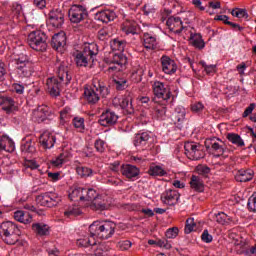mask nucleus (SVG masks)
Segmentation results:
<instances>
[{
  "mask_svg": "<svg viewBox=\"0 0 256 256\" xmlns=\"http://www.w3.org/2000/svg\"><path fill=\"white\" fill-rule=\"evenodd\" d=\"M28 45L34 51H47V35L41 30H36L28 35Z\"/></svg>",
  "mask_w": 256,
  "mask_h": 256,
  "instance_id": "nucleus-5",
  "label": "nucleus"
},
{
  "mask_svg": "<svg viewBox=\"0 0 256 256\" xmlns=\"http://www.w3.org/2000/svg\"><path fill=\"white\" fill-rule=\"evenodd\" d=\"M149 175H152L153 177H165L167 171L161 166H152L149 169Z\"/></svg>",
  "mask_w": 256,
  "mask_h": 256,
  "instance_id": "nucleus-46",
  "label": "nucleus"
},
{
  "mask_svg": "<svg viewBox=\"0 0 256 256\" xmlns=\"http://www.w3.org/2000/svg\"><path fill=\"white\" fill-rule=\"evenodd\" d=\"M255 177V172L251 169L239 170L235 176L236 181L239 183H247Z\"/></svg>",
  "mask_w": 256,
  "mask_h": 256,
  "instance_id": "nucleus-25",
  "label": "nucleus"
},
{
  "mask_svg": "<svg viewBox=\"0 0 256 256\" xmlns=\"http://www.w3.org/2000/svg\"><path fill=\"white\" fill-rule=\"evenodd\" d=\"M119 119V116L115 114V112L111 110H106L100 115L99 123L102 127H111V125H115Z\"/></svg>",
  "mask_w": 256,
  "mask_h": 256,
  "instance_id": "nucleus-15",
  "label": "nucleus"
},
{
  "mask_svg": "<svg viewBox=\"0 0 256 256\" xmlns=\"http://www.w3.org/2000/svg\"><path fill=\"white\" fill-rule=\"evenodd\" d=\"M144 47L153 50L157 47V38L150 36L149 33L144 34Z\"/></svg>",
  "mask_w": 256,
  "mask_h": 256,
  "instance_id": "nucleus-40",
  "label": "nucleus"
},
{
  "mask_svg": "<svg viewBox=\"0 0 256 256\" xmlns=\"http://www.w3.org/2000/svg\"><path fill=\"white\" fill-rule=\"evenodd\" d=\"M36 202L38 205H41L42 207H51L49 202V192L37 196Z\"/></svg>",
  "mask_w": 256,
  "mask_h": 256,
  "instance_id": "nucleus-49",
  "label": "nucleus"
},
{
  "mask_svg": "<svg viewBox=\"0 0 256 256\" xmlns=\"http://www.w3.org/2000/svg\"><path fill=\"white\" fill-rule=\"evenodd\" d=\"M72 123L75 129H78V131H83L85 129V119L82 117H74Z\"/></svg>",
  "mask_w": 256,
  "mask_h": 256,
  "instance_id": "nucleus-52",
  "label": "nucleus"
},
{
  "mask_svg": "<svg viewBox=\"0 0 256 256\" xmlns=\"http://www.w3.org/2000/svg\"><path fill=\"white\" fill-rule=\"evenodd\" d=\"M149 139H151L149 133L144 132L141 134H136L133 143L135 147H145V145L149 143Z\"/></svg>",
  "mask_w": 256,
  "mask_h": 256,
  "instance_id": "nucleus-31",
  "label": "nucleus"
},
{
  "mask_svg": "<svg viewBox=\"0 0 256 256\" xmlns=\"http://www.w3.org/2000/svg\"><path fill=\"white\" fill-rule=\"evenodd\" d=\"M119 104L121 109H124L126 113L130 114L133 113V98L131 94H125L119 99Z\"/></svg>",
  "mask_w": 256,
  "mask_h": 256,
  "instance_id": "nucleus-23",
  "label": "nucleus"
},
{
  "mask_svg": "<svg viewBox=\"0 0 256 256\" xmlns=\"http://www.w3.org/2000/svg\"><path fill=\"white\" fill-rule=\"evenodd\" d=\"M121 173L127 179H134V177H138L140 171L139 168L130 164H124L121 166Z\"/></svg>",
  "mask_w": 256,
  "mask_h": 256,
  "instance_id": "nucleus-22",
  "label": "nucleus"
},
{
  "mask_svg": "<svg viewBox=\"0 0 256 256\" xmlns=\"http://www.w3.org/2000/svg\"><path fill=\"white\" fill-rule=\"evenodd\" d=\"M56 73L59 81L63 82V85L71 83V75L69 74V68L65 62H58L56 64Z\"/></svg>",
  "mask_w": 256,
  "mask_h": 256,
  "instance_id": "nucleus-10",
  "label": "nucleus"
},
{
  "mask_svg": "<svg viewBox=\"0 0 256 256\" xmlns=\"http://www.w3.org/2000/svg\"><path fill=\"white\" fill-rule=\"evenodd\" d=\"M33 231L37 233V235H48L49 234V226L43 223H36L32 225Z\"/></svg>",
  "mask_w": 256,
  "mask_h": 256,
  "instance_id": "nucleus-42",
  "label": "nucleus"
},
{
  "mask_svg": "<svg viewBox=\"0 0 256 256\" xmlns=\"http://www.w3.org/2000/svg\"><path fill=\"white\" fill-rule=\"evenodd\" d=\"M157 247H162L163 249H171V243L166 239L157 240L156 241Z\"/></svg>",
  "mask_w": 256,
  "mask_h": 256,
  "instance_id": "nucleus-64",
  "label": "nucleus"
},
{
  "mask_svg": "<svg viewBox=\"0 0 256 256\" xmlns=\"http://www.w3.org/2000/svg\"><path fill=\"white\" fill-rule=\"evenodd\" d=\"M190 43L196 49H204L205 42L203 41V37L201 34H191L190 35Z\"/></svg>",
  "mask_w": 256,
  "mask_h": 256,
  "instance_id": "nucleus-34",
  "label": "nucleus"
},
{
  "mask_svg": "<svg viewBox=\"0 0 256 256\" xmlns=\"http://www.w3.org/2000/svg\"><path fill=\"white\" fill-rule=\"evenodd\" d=\"M1 239L6 243V245H15V243L19 241V236L17 235V232H14L13 234L1 236Z\"/></svg>",
  "mask_w": 256,
  "mask_h": 256,
  "instance_id": "nucleus-47",
  "label": "nucleus"
},
{
  "mask_svg": "<svg viewBox=\"0 0 256 256\" xmlns=\"http://www.w3.org/2000/svg\"><path fill=\"white\" fill-rule=\"evenodd\" d=\"M47 117H49V107L46 105L39 106L33 111V119L37 121V123H43Z\"/></svg>",
  "mask_w": 256,
  "mask_h": 256,
  "instance_id": "nucleus-20",
  "label": "nucleus"
},
{
  "mask_svg": "<svg viewBox=\"0 0 256 256\" xmlns=\"http://www.w3.org/2000/svg\"><path fill=\"white\" fill-rule=\"evenodd\" d=\"M132 245L133 243H131L129 240H121L117 243V247L120 249V251H127L131 249Z\"/></svg>",
  "mask_w": 256,
  "mask_h": 256,
  "instance_id": "nucleus-57",
  "label": "nucleus"
},
{
  "mask_svg": "<svg viewBox=\"0 0 256 256\" xmlns=\"http://www.w3.org/2000/svg\"><path fill=\"white\" fill-rule=\"evenodd\" d=\"M195 219L194 218H188L186 220V226L184 229V233H186V235H189V233H192V231H195Z\"/></svg>",
  "mask_w": 256,
  "mask_h": 256,
  "instance_id": "nucleus-54",
  "label": "nucleus"
},
{
  "mask_svg": "<svg viewBox=\"0 0 256 256\" xmlns=\"http://www.w3.org/2000/svg\"><path fill=\"white\" fill-rule=\"evenodd\" d=\"M65 217H77L81 215V208L79 206H70L65 212Z\"/></svg>",
  "mask_w": 256,
  "mask_h": 256,
  "instance_id": "nucleus-50",
  "label": "nucleus"
},
{
  "mask_svg": "<svg viewBox=\"0 0 256 256\" xmlns=\"http://www.w3.org/2000/svg\"><path fill=\"white\" fill-rule=\"evenodd\" d=\"M46 85L52 97H59V93H61V85H63L61 80H58L57 78H48Z\"/></svg>",
  "mask_w": 256,
  "mask_h": 256,
  "instance_id": "nucleus-17",
  "label": "nucleus"
},
{
  "mask_svg": "<svg viewBox=\"0 0 256 256\" xmlns=\"http://www.w3.org/2000/svg\"><path fill=\"white\" fill-rule=\"evenodd\" d=\"M94 147L98 153H104L106 147L105 141L101 139L96 140L94 143Z\"/></svg>",
  "mask_w": 256,
  "mask_h": 256,
  "instance_id": "nucleus-59",
  "label": "nucleus"
},
{
  "mask_svg": "<svg viewBox=\"0 0 256 256\" xmlns=\"http://www.w3.org/2000/svg\"><path fill=\"white\" fill-rule=\"evenodd\" d=\"M185 155L192 161H199L205 157V152L201 149V146L194 142H186L184 145Z\"/></svg>",
  "mask_w": 256,
  "mask_h": 256,
  "instance_id": "nucleus-7",
  "label": "nucleus"
},
{
  "mask_svg": "<svg viewBox=\"0 0 256 256\" xmlns=\"http://www.w3.org/2000/svg\"><path fill=\"white\" fill-rule=\"evenodd\" d=\"M127 65V56L123 53H113L112 59L109 62V67L106 70L108 75H116L119 71H123V67Z\"/></svg>",
  "mask_w": 256,
  "mask_h": 256,
  "instance_id": "nucleus-6",
  "label": "nucleus"
},
{
  "mask_svg": "<svg viewBox=\"0 0 256 256\" xmlns=\"http://www.w3.org/2000/svg\"><path fill=\"white\" fill-rule=\"evenodd\" d=\"M1 105L3 111H6V113H12L13 107H15V101L12 100V98H3Z\"/></svg>",
  "mask_w": 256,
  "mask_h": 256,
  "instance_id": "nucleus-43",
  "label": "nucleus"
},
{
  "mask_svg": "<svg viewBox=\"0 0 256 256\" xmlns=\"http://www.w3.org/2000/svg\"><path fill=\"white\" fill-rule=\"evenodd\" d=\"M117 91H123L127 87V80L125 79H114Z\"/></svg>",
  "mask_w": 256,
  "mask_h": 256,
  "instance_id": "nucleus-61",
  "label": "nucleus"
},
{
  "mask_svg": "<svg viewBox=\"0 0 256 256\" xmlns=\"http://www.w3.org/2000/svg\"><path fill=\"white\" fill-rule=\"evenodd\" d=\"M179 197L180 195L177 190L168 189L161 194V201L164 205L172 207L173 205H177Z\"/></svg>",
  "mask_w": 256,
  "mask_h": 256,
  "instance_id": "nucleus-12",
  "label": "nucleus"
},
{
  "mask_svg": "<svg viewBox=\"0 0 256 256\" xmlns=\"http://www.w3.org/2000/svg\"><path fill=\"white\" fill-rule=\"evenodd\" d=\"M205 145L206 149H209L215 157H222V155H225L228 151L227 146H225L223 141L217 138L206 140Z\"/></svg>",
  "mask_w": 256,
  "mask_h": 256,
  "instance_id": "nucleus-8",
  "label": "nucleus"
},
{
  "mask_svg": "<svg viewBox=\"0 0 256 256\" xmlns=\"http://www.w3.org/2000/svg\"><path fill=\"white\" fill-rule=\"evenodd\" d=\"M94 84L84 88V99L89 105H97L101 97L109 95V88L99 80H94Z\"/></svg>",
  "mask_w": 256,
  "mask_h": 256,
  "instance_id": "nucleus-1",
  "label": "nucleus"
},
{
  "mask_svg": "<svg viewBox=\"0 0 256 256\" xmlns=\"http://www.w3.org/2000/svg\"><path fill=\"white\" fill-rule=\"evenodd\" d=\"M65 161H67V156H65L63 153L60 154L58 157H56L55 159H53L51 161L53 167H61L63 165V163H65Z\"/></svg>",
  "mask_w": 256,
  "mask_h": 256,
  "instance_id": "nucleus-55",
  "label": "nucleus"
},
{
  "mask_svg": "<svg viewBox=\"0 0 256 256\" xmlns=\"http://www.w3.org/2000/svg\"><path fill=\"white\" fill-rule=\"evenodd\" d=\"M153 95L152 98L153 103H157L158 105H169V99H171V88H169L165 83L156 81L152 85Z\"/></svg>",
  "mask_w": 256,
  "mask_h": 256,
  "instance_id": "nucleus-4",
  "label": "nucleus"
},
{
  "mask_svg": "<svg viewBox=\"0 0 256 256\" xmlns=\"http://www.w3.org/2000/svg\"><path fill=\"white\" fill-rule=\"evenodd\" d=\"M17 74L18 77H21L22 79L31 77V75H33V64H20L17 66Z\"/></svg>",
  "mask_w": 256,
  "mask_h": 256,
  "instance_id": "nucleus-26",
  "label": "nucleus"
},
{
  "mask_svg": "<svg viewBox=\"0 0 256 256\" xmlns=\"http://www.w3.org/2000/svg\"><path fill=\"white\" fill-rule=\"evenodd\" d=\"M18 228L17 225L13 222H3L0 226V237L5 235H12L13 233H17Z\"/></svg>",
  "mask_w": 256,
  "mask_h": 256,
  "instance_id": "nucleus-27",
  "label": "nucleus"
},
{
  "mask_svg": "<svg viewBox=\"0 0 256 256\" xmlns=\"http://www.w3.org/2000/svg\"><path fill=\"white\" fill-rule=\"evenodd\" d=\"M126 46L127 42L125 40H119L116 38L110 41V47L112 51H119L118 53L124 52Z\"/></svg>",
  "mask_w": 256,
  "mask_h": 256,
  "instance_id": "nucleus-35",
  "label": "nucleus"
},
{
  "mask_svg": "<svg viewBox=\"0 0 256 256\" xmlns=\"http://www.w3.org/2000/svg\"><path fill=\"white\" fill-rule=\"evenodd\" d=\"M144 73L145 70L143 69V67L139 66L132 71L131 77L135 81V83H141V81H143Z\"/></svg>",
  "mask_w": 256,
  "mask_h": 256,
  "instance_id": "nucleus-44",
  "label": "nucleus"
},
{
  "mask_svg": "<svg viewBox=\"0 0 256 256\" xmlns=\"http://www.w3.org/2000/svg\"><path fill=\"white\" fill-rule=\"evenodd\" d=\"M190 187L193 191L197 193H203L205 191V185L203 184V180L199 176H192L190 180Z\"/></svg>",
  "mask_w": 256,
  "mask_h": 256,
  "instance_id": "nucleus-30",
  "label": "nucleus"
},
{
  "mask_svg": "<svg viewBox=\"0 0 256 256\" xmlns=\"http://www.w3.org/2000/svg\"><path fill=\"white\" fill-rule=\"evenodd\" d=\"M186 111L183 107L178 106L175 108L174 113L172 114V121L178 129H183L187 123L185 119Z\"/></svg>",
  "mask_w": 256,
  "mask_h": 256,
  "instance_id": "nucleus-13",
  "label": "nucleus"
},
{
  "mask_svg": "<svg viewBox=\"0 0 256 256\" xmlns=\"http://www.w3.org/2000/svg\"><path fill=\"white\" fill-rule=\"evenodd\" d=\"M205 109V106L201 102H196L191 105V111L193 113H201Z\"/></svg>",
  "mask_w": 256,
  "mask_h": 256,
  "instance_id": "nucleus-62",
  "label": "nucleus"
},
{
  "mask_svg": "<svg viewBox=\"0 0 256 256\" xmlns=\"http://www.w3.org/2000/svg\"><path fill=\"white\" fill-rule=\"evenodd\" d=\"M98 197H99V194L97 193V191L95 189L84 188L82 201H86V203H87V205H89V207H91V203H93V201H95V199H97Z\"/></svg>",
  "mask_w": 256,
  "mask_h": 256,
  "instance_id": "nucleus-29",
  "label": "nucleus"
},
{
  "mask_svg": "<svg viewBox=\"0 0 256 256\" xmlns=\"http://www.w3.org/2000/svg\"><path fill=\"white\" fill-rule=\"evenodd\" d=\"M231 15L237 19H244V21H249V13L247 12V9L234 8L231 11Z\"/></svg>",
  "mask_w": 256,
  "mask_h": 256,
  "instance_id": "nucleus-39",
  "label": "nucleus"
},
{
  "mask_svg": "<svg viewBox=\"0 0 256 256\" xmlns=\"http://www.w3.org/2000/svg\"><path fill=\"white\" fill-rule=\"evenodd\" d=\"M49 21L55 29H61L65 23V14L61 10H53L49 13Z\"/></svg>",
  "mask_w": 256,
  "mask_h": 256,
  "instance_id": "nucleus-14",
  "label": "nucleus"
},
{
  "mask_svg": "<svg viewBox=\"0 0 256 256\" xmlns=\"http://www.w3.org/2000/svg\"><path fill=\"white\" fill-rule=\"evenodd\" d=\"M111 207V204L109 201L104 199L101 196H98L97 199H95L92 203H90V208L93 211H107Z\"/></svg>",
  "mask_w": 256,
  "mask_h": 256,
  "instance_id": "nucleus-19",
  "label": "nucleus"
},
{
  "mask_svg": "<svg viewBox=\"0 0 256 256\" xmlns=\"http://www.w3.org/2000/svg\"><path fill=\"white\" fill-rule=\"evenodd\" d=\"M178 235H179V228L177 227L169 228L166 231L167 239H175V237H177Z\"/></svg>",
  "mask_w": 256,
  "mask_h": 256,
  "instance_id": "nucleus-60",
  "label": "nucleus"
},
{
  "mask_svg": "<svg viewBox=\"0 0 256 256\" xmlns=\"http://www.w3.org/2000/svg\"><path fill=\"white\" fill-rule=\"evenodd\" d=\"M98 21L102 23H111L117 18V14L113 10H103L96 14Z\"/></svg>",
  "mask_w": 256,
  "mask_h": 256,
  "instance_id": "nucleus-24",
  "label": "nucleus"
},
{
  "mask_svg": "<svg viewBox=\"0 0 256 256\" xmlns=\"http://www.w3.org/2000/svg\"><path fill=\"white\" fill-rule=\"evenodd\" d=\"M21 149L24 153H35V144L28 139L24 144H22Z\"/></svg>",
  "mask_w": 256,
  "mask_h": 256,
  "instance_id": "nucleus-53",
  "label": "nucleus"
},
{
  "mask_svg": "<svg viewBox=\"0 0 256 256\" xmlns=\"http://www.w3.org/2000/svg\"><path fill=\"white\" fill-rule=\"evenodd\" d=\"M248 209L252 213H256V192H254L248 199Z\"/></svg>",
  "mask_w": 256,
  "mask_h": 256,
  "instance_id": "nucleus-56",
  "label": "nucleus"
},
{
  "mask_svg": "<svg viewBox=\"0 0 256 256\" xmlns=\"http://www.w3.org/2000/svg\"><path fill=\"white\" fill-rule=\"evenodd\" d=\"M8 147L13 151L15 149V143L8 136H2L0 138V151H7Z\"/></svg>",
  "mask_w": 256,
  "mask_h": 256,
  "instance_id": "nucleus-38",
  "label": "nucleus"
},
{
  "mask_svg": "<svg viewBox=\"0 0 256 256\" xmlns=\"http://www.w3.org/2000/svg\"><path fill=\"white\" fill-rule=\"evenodd\" d=\"M89 232L94 238L109 239L115 233V223L111 221H96L89 226Z\"/></svg>",
  "mask_w": 256,
  "mask_h": 256,
  "instance_id": "nucleus-2",
  "label": "nucleus"
},
{
  "mask_svg": "<svg viewBox=\"0 0 256 256\" xmlns=\"http://www.w3.org/2000/svg\"><path fill=\"white\" fill-rule=\"evenodd\" d=\"M68 16L71 23H81V21H85L89 17V13L84 6L73 5L68 11Z\"/></svg>",
  "mask_w": 256,
  "mask_h": 256,
  "instance_id": "nucleus-9",
  "label": "nucleus"
},
{
  "mask_svg": "<svg viewBox=\"0 0 256 256\" xmlns=\"http://www.w3.org/2000/svg\"><path fill=\"white\" fill-rule=\"evenodd\" d=\"M160 63L162 71L166 75H173L174 73H177V63H175V60L171 59L169 56H162L160 58Z\"/></svg>",
  "mask_w": 256,
  "mask_h": 256,
  "instance_id": "nucleus-11",
  "label": "nucleus"
},
{
  "mask_svg": "<svg viewBox=\"0 0 256 256\" xmlns=\"http://www.w3.org/2000/svg\"><path fill=\"white\" fill-rule=\"evenodd\" d=\"M50 207H55L61 203V196L55 192H48Z\"/></svg>",
  "mask_w": 256,
  "mask_h": 256,
  "instance_id": "nucleus-51",
  "label": "nucleus"
},
{
  "mask_svg": "<svg viewBox=\"0 0 256 256\" xmlns=\"http://www.w3.org/2000/svg\"><path fill=\"white\" fill-rule=\"evenodd\" d=\"M121 30L126 35H137V33H139V26L137 25V22L127 21L122 24Z\"/></svg>",
  "mask_w": 256,
  "mask_h": 256,
  "instance_id": "nucleus-28",
  "label": "nucleus"
},
{
  "mask_svg": "<svg viewBox=\"0 0 256 256\" xmlns=\"http://www.w3.org/2000/svg\"><path fill=\"white\" fill-rule=\"evenodd\" d=\"M166 25L170 31L173 33H182L185 26H183V21L179 17H169L166 21Z\"/></svg>",
  "mask_w": 256,
  "mask_h": 256,
  "instance_id": "nucleus-16",
  "label": "nucleus"
},
{
  "mask_svg": "<svg viewBox=\"0 0 256 256\" xmlns=\"http://www.w3.org/2000/svg\"><path fill=\"white\" fill-rule=\"evenodd\" d=\"M77 245L78 247H93L97 245V240L90 234V237L78 239Z\"/></svg>",
  "mask_w": 256,
  "mask_h": 256,
  "instance_id": "nucleus-37",
  "label": "nucleus"
},
{
  "mask_svg": "<svg viewBox=\"0 0 256 256\" xmlns=\"http://www.w3.org/2000/svg\"><path fill=\"white\" fill-rule=\"evenodd\" d=\"M83 191L84 188L75 187L69 194V198L71 199V201H83Z\"/></svg>",
  "mask_w": 256,
  "mask_h": 256,
  "instance_id": "nucleus-41",
  "label": "nucleus"
},
{
  "mask_svg": "<svg viewBox=\"0 0 256 256\" xmlns=\"http://www.w3.org/2000/svg\"><path fill=\"white\" fill-rule=\"evenodd\" d=\"M55 135L49 133V132H44L40 136V144L42 145L43 149H52L55 145Z\"/></svg>",
  "mask_w": 256,
  "mask_h": 256,
  "instance_id": "nucleus-21",
  "label": "nucleus"
},
{
  "mask_svg": "<svg viewBox=\"0 0 256 256\" xmlns=\"http://www.w3.org/2000/svg\"><path fill=\"white\" fill-rule=\"evenodd\" d=\"M14 219L19 223H24L25 225H27V223H31L33 218L31 217V214H29V212H23L22 210H18L14 212Z\"/></svg>",
  "mask_w": 256,
  "mask_h": 256,
  "instance_id": "nucleus-32",
  "label": "nucleus"
},
{
  "mask_svg": "<svg viewBox=\"0 0 256 256\" xmlns=\"http://www.w3.org/2000/svg\"><path fill=\"white\" fill-rule=\"evenodd\" d=\"M226 138L230 143H232V145H236V147H245V141H243L239 134L228 133Z\"/></svg>",
  "mask_w": 256,
  "mask_h": 256,
  "instance_id": "nucleus-36",
  "label": "nucleus"
},
{
  "mask_svg": "<svg viewBox=\"0 0 256 256\" xmlns=\"http://www.w3.org/2000/svg\"><path fill=\"white\" fill-rule=\"evenodd\" d=\"M214 220L216 221V223H219V225H227V223L231 221V217H229L224 212H218L217 214H215Z\"/></svg>",
  "mask_w": 256,
  "mask_h": 256,
  "instance_id": "nucleus-48",
  "label": "nucleus"
},
{
  "mask_svg": "<svg viewBox=\"0 0 256 256\" xmlns=\"http://www.w3.org/2000/svg\"><path fill=\"white\" fill-rule=\"evenodd\" d=\"M76 173H77V175H79V177H82L83 179H85V178L91 177V175H93V170L91 168H88L85 166H77Z\"/></svg>",
  "mask_w": 256,
  "mask_h": 256,
  "instance_id": "nucleus-45",
  "label": "nucleus"
},
{
  "mask_svg": "<svg viewBox=\"0 0 256 256\" xmlns=\"http://www.w3.org/2000/svg\"><path fill=\"white\" fill-rule=\"evenodd\" d=\"M98 53L99 48L97 44H85L83 51L78 52L75 56L77 67H87L89 63H93V61H95V57H97Z\"/></svg>",
  "mask_w": 256,
  "mask_h": 256,
  "instance_id": "nucleus-3",
  "label": "nucleus"
},
{
  "mask_svg": "<svg viewBox=\"0 0 256 256\" xmlns=\"http://www.w3.org/2000/svg\"><path fill=\"white\" fill-rule=\"evenodd\" d=\"M201 239L204 243H211L213 241V236L209 234V230L205 229L201 235Z\"/></svg>",
  "mask_w": 256,
  "mask_h": 256,
  "instance_id": "nucleus-63",
  "label": "nucleus"
},
{
  "mask_svg": "<svg viewBox=\"0 0 256 256\" xmlns=\"http://www.w3.org/2000/svg\"><path fill=\"white\" fill-rule=\"evenodd\" d=\"M51 45L56 51L59 49H63L65 45H67V36H65L64 32H59L52 37Z\"/></svg>",
  "mask_w": 256,
  "mask_h": 256,
  "instance_id": "nucleus-18",
  "label": "nucleus"
},
{
  "mask_svg": "<svg viewBox=\"0 0 256 256\" xmlns=\"http://www.w3.org/2000/svg\"><path fill=\"white\" fill-rule=\"evenodd\" d=\"M155 113H156L157 117L162 119V117H165V115L167 113V105L158 104V106H156V108H155Z\"/></svg>",
  "mask_w": 256,
  "mask_h": 256,
  "instance_id": "nucleus-58",
  "label": "nucleus"
},
{
  "mask_svg": "<svg viewBox=\"0 0 256 256\" xmlns=\"http://www.w3.org/2000/svg\"><path fill=\"white\" fill-rule=\"evenodd\" d=\"M234 245V251L238 253V255H241L242 253H245V249L247 247V242L241 237L235 238L232 241Z\"/></svg>",
  "mask_w": 256,
  "mask_h": 256,
  "instance_id": "nucleus-33",
  "label": "nucleus"
}]
</instances>
